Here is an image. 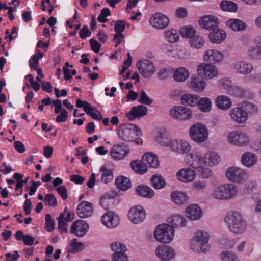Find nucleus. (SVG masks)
<instances>
[{
	"mask_svg": "<svg viewBox=\"0 0 261 261\" xmlns=\"http://www.w3.org/2000/svg\"><path fill=\"white\" fill-rule=\"evenodd\" d=\"M147 108L142 105H138L132 108L130 111L126 114L125 116L129 120H133L137 118H140L147 113Z\"/></svg>",
	"mask_w": 261,
	"mask_h": 261,
	"instance_id": "obj_26",
	"label": "nucleus"
},
{
	"mask_svg": "<svg viewBox=\"0 0 261 261\" xmlns=\"http://www.w3.org/2000/svg\"><path fill=\"white\" fill-rule=\"evenodd\" d=\"M45 225L46 230L48 231H52L54 229V222L49 214L45 215Z\"/></svg>",
	"mask_w": 261,
	"mask_h": 261,
	"instance_id": "obj_59",
	"label": "nucleus"
},
{
	"mask_svg": "<svg viewBox=\"0 0 261 261\" xmlns=\"http://www.w3.org/2000/svg\"><path fill=\"white\" fill-rule=\"evenodd\" d=\"M230 230L236 234L242 233L246 229L247 223L241 214L238 212L228 213L225 217Z\"/></svg>",
	"mask_w": 261,
	"mask_h": 261,
	"instance_id": "obj_2",
	"label": "nucleus"
},
{
	"mask_svg": "<svg viewBox=\"0 0 261 261\" xmlns=\"http://www.w3.org/2000/svg\"><path fill=\"white\" fill-rule=\"evenodd\" d=\"M44 202L45 204L53 207L56 206L57 204V200L52 194H48L45 196Z\"/></svg>",
	"mask_w": 261,
	"mask_h": 261,
	"instance_id": "obj_57",
	"label": "nucleus"
},
{
	"mask_svg": "<svg viewBox=\"0 0 261 261\" xmlns=\"http://www.w3.org/2000/svg\"><path fill=\"white\" fill-rule=\"evenodd\" d=\"M244 111H246L247 117L249 115H254L257 113L258 109L256 106L252 102L245 101L241 105Z\"/></svg>",
	"mask_w": 261,
	"mask_h": 261,
	"instance_id": "obj_46",
	"label": "nucleus"
},
{
	"mask_svg": "<svg viewBox=\"0 0 261 261\" xmlns=\"http://www.w3.org/2000/svg\"><path fill=\"white\" fill-rule=\"evenodd\" d=\"M181 36L185 38H189L190 39L193 37L195 33V30L190 26L183 27L180 30Z\"/></svg>",
	"mask_w": 261,
	"mask_h": 261,
	"instance_id": "obj_53",
	"label": "nucleus"
},
{
	"mask_svg": "<svg viewBox=\"0 0 261 261\" xmlns=\"http://www.w3.org/2000/svg\"><path fill=\"white\" fill-rule=\"evenodd\" d=\"M76 106L77 108H83L85 113L95 120L99 121L102 118L100 112L94 109L89 103L86 101H82L81 99H77Z\"/></svg>",
	"mask_w": 261,
	"mask_h": 261,
	"instance_id": "obj_14",
	"label": "nucleus"
},
{
	"mask_svg": "<svg viewBox=\"0 0 261 261\" xmlns=\"http://www.w3.org/2000/svg\"><path fill=\"white\" fill-rule=\"evenodd\" d=\"M212 105L211 99L207 97H202L198 100V108L203 112H209L211 110Z\"/></svg>",
	"mask_w": 261,
	"mask_h": 261,
	"instance_id": "obj_38",
	"label": "nucleus"
},
{
	"mask_svg": "<svg viewBox=\"0 0 261 261\" xmlns=\"http://www.w3.org/2000/svg\"><path fill=\"white\" fill-rule=\"evenodd\" d=\"M208 234L203 230L196 231L191 241L190 248L194 252L205 253L208 250Z\"/></svg>",
	"mask_w": 261,
	"mask_h": 261,
	"instance_id": "obj_3",
	"label": "nucleus"
},
{
	"mask_svg": "<svg viewBox=\"0 0 261 261\" xmlns=\"http://www.w3.org/2000/svg\"><path fill=\"white\" fill-rule=\"evenodd\" d=\"M136 191L139 195L147 198H151L154 195V192L151 188L144 185L137 186Z\"/></svg>",
	"mask_w": 261,
	"mask_h": 261,
	"instance_id": "obj_39",
	"label": "nucleus"
},
{
	"mask_svg": "<svg viewBox=\"0 0 261 261\" xmlns=\"http://www.w3.org/2000/svg\"><path fill=\"white\" fill-rule=\"evenodd\" d=\"M115 184L118 188L126 191L131 187V182L129 178L123 176H118L115 180Z\"/></svg>",
	"mask_w": 261,
	"mask_h": 261,
	"instance_id": "obj_36",
	"label": "nucleus"
},
{
	"mask_svg": "<svg viewBox=\"0 0 261 261\" xmlns=\"http://www.w3.org/2000/svg\"><path fill=\"white\" fill-rule=\"evenodd\" d=\"M111 248L115 251L114 254L125 252L127 250V248L124 244L118 242H113L111 245Z\"/></svg>",
	"mask_w": 261,
	"mask_h": 261,
	"instance_id": "obj_54",
	"label": "nucleus"
},
{
	"mask_svg": "<svg viewBox=\"0 0 261 261\" xmlns=\"http://www.w3.org/2000/svg\"><path fill=\"white\" fill-rule=\"evenodd\" d=\"M220 161V157L215 152H209L205 154L203 157L204 164L210 166L217 165Z\"/></svg>",
	"mask_w": 261,
	"mask_h": 261,
	"instance_id": "obj_35",
	"label": "nucleus"
},
{
	"mask_svg": "<svg viewBox=\"0 0 261 261\" xmlns=\"http://www.w3.org/2000/svg\"><path fill=\"white\" fill-rule=\"evenodd\" d=\"M220 5L221 8L225 11L235 12L238 9L237 5L231 1H223Z\"/></svg>",
	"mask_w": 261,
	"mask_h": 261,
	"instance_id": "obj_49",
	"label": "nucleus"
},
{
	"mask_svg": "<svg viewBox=\"0 0 261 261\" xmlns=\"http://www.w3.org/2000/svg\"><path fill=\"white\" fill-rule=\"evenodd\" d=\"M174 236V228L167 224L159 225L154 231L155 239L158 241L163 243L170 242L173 240Z\"/></svg>",
	"mask_w": 261,
	"mask_h": 261,
	"instance_id": "obj_4",
	"label": "nucleus"
},
{
	"mask_svg": "<svg viewBox=\"0 0 261 261\" xmlns=\"http://www.w3.org/2000/svg\"><path fill=\"white\" fill-rule=\"evenodd\" d=\"M238 187L233 184H224L215 187L211 195L217 200L226 201L233 199L237 195Z\"/></svg>",
	"mask_w": 261,
	"mask_h": 261,
	"instance_id": "obj_1",
	"label": "nucleus"
},
{
	"mask_svg": "<svg viewBox=\"0 0 261 261\" xmlns=\"http://www.w3.org/2000/svg\"><path fill=\"white\" fill-rule=\"evenodd\" d=\"M257 161L256 155L250 152L244 153L241 156V162L243 165L251 167L256 164Z\"/></svg>",
	"mask_w": 261,
	"mask_h": 261,
	"instance_id": "obj_34",
	"label": "nucleus"
},
{
	"mask_svg": "<svg viewBox=\"0 0 261 261\" xmlns=\"http://www.w3.org/2000/svg\"><path fill=\"white\" fill-rule=\"evenodd\" d=\"M223 59V54L216 49H213L206 50L203 56V59L205 61L214 63L220 62L222 61Z\"/></svg>",
	"mask_w": 261,
	"mask_h": 261,
	"instance_id": "obj_27",
	"label": "nucleus"
},
{
	"mask_svg": "<svg viewBox=\"0 0 261 261\" xmlns=\"http://www.w3.org/2000/svg\"><path fill=\"white\" fill-rule=\"evenodd\" d=\"M199 24L206 30H213L219 24L218 19L213 15H205L199 20Z\"/></svg>",
	"mask_w": 261,
	"mask_h": 261,
	"instance_id": "obj_25",
	"label": "nucleus"
},
{
	"mask_svg": "<svg viewBox=\"0 0 261 261\" xmlns=\"http://www.w3.org/2000/svg\"><path fill=\"white\" fill-rule=\"evenodd\" d=\"M118 134L122 140L125 141H133L134 139L141 136V132L137 125L128 123L125 124Z\"/></svg>",
	"mask_w": 261,
	"mask_h": 261,
	"instance_id": "obj_6",
	"label": "nucleus"
},
{
	"mask_svg": "<svg viewBox=\"0 0 261 261\" xmlns=\"http://www.w3.org/2000/svg\"><path fill=\"white\" fill-rule=\"evenodd\" d=\"M170 222L172 224L173 227H182L186 225V220L184 217L177 215L172 217Z\"/></svg>",
	"mask_w": 261,
	"mask_h": 261,
	"instance_id": "obj_50",
	"label": "nucleus"
},
{
	"mask_svg": "<svg viewBox=\"0 0 261 261\" xmlns=\"http://www.w3.org/2000/svg\"><path fill=\"white\" fill-rule=\"evenodd\" d=\"M169 146L172 151L180 154L187 153L191 150L189 142L185 140H172L170 142Z\"/></svg>",
	"mask_w": 261,
	"mask_h": 261,
	"instance_id": "obj_20",
	"label": "nucleus"
},
{
	"mask_svg": "<svg viewBox=\"0 0 261 261\" xmlns=\"http://www.w3.org/2000/svg\"><path fill=\"white\" fill-rule=\"evenodd\" d=\"M101 221L108 228H113L119 224V219L118 216L113 212H109L102 216Z\"/></svg>",
	"mask_w": 261,
	"mask_h": 261,
	"instance_id": "obj_24",
	"label": "nucleus"
},
{
	"mask_svg": "<svg viewBox=\"0 0 261 261\" xmlns=\"http://www.w3.org/2000/svg\"><path fill=\"white\" fill-rule=\"evenodd\" d=\"M89 230V225L84 220H79L74 222L70 228V233L78 237L85 236Z\"/></svg>",
	"mask_w": 261,
	"mask_h": 261,
	"instance_id": "obj_17",
	"label": "nucleus"
},
{
	"mask_svg": "<svg viewBox=\"0 0 261 261\" xmlns=\"http://www.w3.org/2000/svg\"><path fill=\"white\" fill-rule=\"evenodd\" d=\"M219 86L221 88L227 90L228 92L231 91L232 87L231 81L225 79L220 81Z\"/></svg>",
	"mask_w": 261,
	"mask_h": 261,
	"instance_id": "obj_61",
	"label": "nucleus"
},
{
	"mask_svg": "<svg viewBox=\"0 0 261 261\" xmlns=\"http://www.w3.org/2000/svg\"><path fill=\"white\" fill-rule=\"evenodd\" d=\"M132 169L136 173L143 174L147 170L146 166L143 162L139 160H134L130 164Z\"/></svg>",
	"mask_w": 261,
	"mask_h": 261,
	"instance_id": "obj_43",
	"label": "nucleus"
},
{
	"mask_svg": "<svg viewBox=\"0 0 261 261\" xmlns=\"http://www.w3.org/2000/svg\"><path fill=\"white\" fill-rule=\"evenodd\" d=\"M227 26L233 31H240L245 29L246 25L244 22L239 19H230L227 21Z\"/></svg>",
	"mask_w": 261,
	"mask_h": 261,
	"instance_id": "obj_41",
	"label": "nucleus"
},
{
	"mask_svg": "<svg viewBox=\"0 0 261 261\" xmlns=\"http://www.w3.org/2000/svg\"><path fill=\"white\" fill-rule=\"evenodd\" d=\"M138 101L143 104L149 105L152 103L153 100L147 96L144 91H141L140 93Z\"/></svg>",
	"mask_w": 261,
	"mask_h": 261,
	"instance_id": "obj_58",
	"label": "nucleus"
},
{
	"mask_svg": "<svg viewBox=\"0 0 261 261\" xmlns=\"http://www.w3.org/2000/svg\"><path fill=\"white\" fill-rule=\"evenodd\" d=\"M190 74L189 71L184 67L177 68L174 72V79L177 82H183L186 81L189 77Z\"/></svg>",
	"mask_w": 261,
	"mask_h": 261,
	"instance_id": "obj_37",
	"label": "nucleus"
},
{
	"mask_svg": "<svg viewBox=\"0 0 261 261\" xmlns=\"http://www.w3.org/2000/svg\"><path fill=\"white\" fill-rule=\"evenodd\" d=\"M190 136L192 140L197 142H203L208 137V132L204 125L197 123L192 126L190 129Z\"/></svg>",
	"mask_w": 261,
	"mask_h": 261,
	"instance_id": "obj_7",
	"label": "nucleus"
},
{
	"mask_svg": "<svg viewBox=\"0 0 261 261\" xmlns=\"http://www.w3.org/2000/svg\"><path fill=\"white\" fill-rule=\"evenodd\" d=\"M221 258L223 261H235L236 258L234 254L227 251H225L221 253Z\"/></svg>",
	"mask_w": 261,
	"mask_h": 261,
	"instance_id": "obj_60",
	"label": "nucleus"
},
{
	"mask_svg": "<svg viewBox=\"0 0 261 261\" xmlns=\"http://www.w3.org/2000/svg\"><path fill=\"white\" fill-rule=\"evenodd\" d=\"M125 252L114 254L113 255V261H127V257Z\"/></svg>",
	"mask_w": 261,
	"mask_h": 261,
	"instance_id": "obj_64",
	"label": "nucleus"
},
{
	"mask_svg": "<svg viewBox=\"0 0 261 261\" xmlns=\"http://www.w3.org/2000/svg\"><path fill=\"white\" fill-rule=\"evenodd\" d=\"M125 23L123 21H117L116 22L114 28L116 34H122L121 33L125 29Z\"/></svg>",
	"mask_w": 261,
	"mask_h": 261,
	"instance_id": "obj_62",
	"label": "nucleus"
},
{
	"mask_svg": "<svg viewBox=\"0 0 261 261\" xmlns=\"http://www.w3.org/2000/svg\"><path fill=\"white\" fill-rule=\"evenodd\" d=\"M197 73L203 79L211 80L217 77L218 69L214 65L202 63L198 66Z\"/></svg>",
	"mask_w": 261,
	"mask_h": 261,
	"instance_id": "obj_8",
	"label": "nucleus"
},
{
	"mask_svg": "<svg viewBox=\"0 0 261 261\" xmlns=\"http://www.w3.org/2000/svg\"><path fill=\"white\" fill-rule=\"evenodd\" d=\"M84 248L83 243L78 242L76 239H73L70 241L67 251L69 253H76Z\"/></svg>",
	"mask_w": 261,
	"mask_h": 261,
	"instance_id": "obj_40",
	"label": "nucleus"
},
{
	"mask_svg": "<svg viewBox=\"0 0 261 261\" xmlns=\"http://www.w3.org/2000/svg\"><path fill=\"white\" fill-rule=\"evenodd\" d=\"M172 200L177 204H182L187 200V197L184 192H173L171 196Z\"/></svg>",
	"mask_w": 261,
	"mask_h": 261,
	"instance_id": "obj_45",
	"label": "nucleus"
},
{
	"mask_svg": "<svg viewBox=\"0 0 261 261\" xmlns=\"http://www.w3.org/2000/svg\"><path fill=\"white\" fill-rule=\"evenodd\" d=\"M168 53L169 56L179 59H186L189 56V54L187 53L184 49L168 50Z\"/></svg>",
	"mask_w": 261,
	"mask_h": 261,
	"instance_id": "obj_51",
	"label": "nucleus"
},
{
	"mask_svg": "<svg viewBox=\"0 0 261 261\" xmlns=\"http://www.w3.org/2000/svg\"><path fill=\"white\" fill-rule=\"evenodd\" d=\"M207 186V182L204 180H196L193 183V187L197 191H203Z\"/></svg>",
	"mask_w": 261,
	"mask_h": 261,
	"instance_id": "obj_56",
	"label": "nucleus"
},
{
	"mask_svg": "<svg viewBox=\"0 0 261 261\" xmlns=\"http://www.w3.org/2000/svg\"><path fill=\"white\" fill-rule=\"evenodd\" d=\"M165 38L169 42L174 43L176 42L179 38L178 31L176 30L172 29L165 32Z\"/></svg>",
	"mask_w": 261,
	"mask_h": 261,
	"instance_id": "obj_52",
	"label": "nucleus"
},
{
	"mask_svg": "<svg viewBox=\"0 0 261 261\" xmlns=\"http://www.w3.org/2000/svg\"><path fill=\"white\" fill-rule=\"evenodd\" d=\"M129 220L134 224L142 223L146 218V213L142 206L137 205L130 208L128 213Z\"/></svg>",
	"mask_w": 261,
	"mask_h": 261,
	"instance_id": "obj_11",
	"label": "nucleus"
},
{
	"mask_svg": "<svg viewBox=\"0 0 261 261\" xmlns=\"http://www.w3.org/2000/svg\"><path fill=\"white\" fill-rule=\"evenodd\" d=\"M226 34L224 30L219 29H213L209 34V38L213 43L219 44L223 42L226 38Z\"/></svg>",
	"mask_w": 261,
	"mask_h": 261,
	"instance_id": "obj_30",
	"label": "nucleus"
},
{
	"mask_svg": "<svg viewBox=\"0 0 261 261\" xmlns=\"http://www.w3.org/2000/svg\"><path fill=\"white\" fill-rule=\"evenodd\" d=\"M227 138L229 143L238 147L247 146L250 142L248 134L240 130L230 132Z\"/></svg>",
	"mask_w": 261,
	"mask_h": 261,
	"instance_id": "obj_5",
	"label": "nucleus"
},
{
	"mask_svg": "<svg viewBox=\"0 0 261 261\" xmlns=\"http://www.w3.org/2000/svg\"><path fill=\"white\" fill-rule=\"evenodd\" d=\"M151 182L153 187L156 189L163 188L166 182L163 177L160 175H154L151 178Z\"/></svg>",
	"mask_w": 261,
	"mask_h": 261,
	"instance_id": "obj_44",
	"label": "nucleus"
},
{
	"mask_svg": "<svg viewBox=\"0 0 261 261\" xmlns=\"http://www.w3.org/2000/svg\"><path fill=\"white\" fill-rule=\"evenodd\" d=\"M43 55L42 53L39 52L38 54L32 56L29 61V65L31 68H36L38 65L39 60L43 57Z\"/></svg>",
	"mask_w": 261,
	"mask_h": 261,
	"instance_id": "obj_55",
	"label": "nucleus"
},
{
	"mask_svg": "<svg viewBox=\"0 0 261 261\" xmlns=\"http://www.w3.org/2000/svg\"><path fill=\"white\" fill-rule=\"evenodd\" d=\"M185 161L188 166L198 170V171H200V169L201 168L202 165L204 164L203 158L201 159L197 153H192L187 155Z\"/></svg>",
	"mask_w": 261,
	"mask_h": 261,
	"instance_id": "obj_21",
	"label": "nucleus"
},
{
	"mask_svg": "<svg viewBox=\"0 0 261 261\" xmlns=\"http://www.w3.org/2000/svg\"><path fill=\"white\" fill-rule=\"evenodd\" d=\"M100 171L101 172V180L102 182L107 184L113 180V175L111 169L102 167L101 168Z\"/></svg>",
	"mask_w": 261,
	"mask_h": 261,
	"instance_id": "obj_47",
	"label": "nucleus"
},
{
	"mask_svg": "<svg viewBox=\"0 0 261 261\" xmlns=\"http://www.w3.org/2000/svg\"><path fill=\"white\" fill-rule=\"evenodd\" d=\"M231 68L237 73L242 75L249 74L253 70L252 64L244 60H238L233 62Z\"/></svg>",
	"mask_w": 261,
	"mask_h": 261,
	"instance_id": "obj_18",
	"label": "nucleus"
},
{
	"mask_svg": "<svg viewBox=\"0 0 261 261\" xmlns=\"http://www.w3.org/2000/svg\"><path fill=\"white\" fill-rule=\"evenodd\" d=\"M68 117V112L65 109H63L62 111L57 116L56 121L58 123H62L66 121Z\"/></svg>",
	"mask_w": 261,
	"mask_h": 261,
	"instance_id": "obj_63",
	"label": "nucleus"
},
{
	"mask_svg": "<svg viewBox=\"0 0 261 261\" xmlns=\"http://www.w3.org/2000/svg\"><path fill=\"white\" fill-rule=\"evenodd\" d=\"M136 66L139 73L144 77H150L155 71L153 64L149 60L144 59L137 62Z\"/></svg>",
	"mask_w": 261,
	"mask_h": 261,
	"instance_id": "obj_10",
	"label": "nucleus"
},
{
	"mask_svg": "<svg viewBox=\"0 0 261 261\" xmlns=\"http://www.w3.org/2000/svg\"><path fill=\"white\" fill-rule=\"evenodd\" d=\"M150 24L154 28L163 29L167 27L169 24V18L161 13H156L150 18Z\"/></svg>",
	"mask_w": 261,
	"mask_h": 261,
	"instance_id": "obj_16",
	"label": "nucleus"
},
{
	"mask_svg": "<svg viewBox=\"0 0 261 261\" xmlns=\"http://www.w3.org/2000/svg\"><path fill=\"white\" fill-rule=\"evenodd\" d=\"M198 97L196 95L190 94H185L181 98V103L184 105L194 106L197 105Z\"/></svg>",
	"mask_w": 261,
	"mask_h": 261,
	"instance_id": "obj_42",
	"label": "nucleus"
},
{
	"mask_svg": "<svg viewBox=\"0 0 261 261\" xmlns=\"http://www.w3.org/2000/svg\"><path fill=\"white\" fill-rule=\"evenodd\" d=\"M215 103L219 109L227 110L231 108L232 101L231 99L227 96L220 95L216 98Z\"/></svg>",
	"mask_w": 261,
	"mask_h": 261,
	"instance_id": "obj_31",
	"label": "nucleus"
},
{
	"mask_svg": "<svg viewBox=\"0 0 261 261\" xmlns=\"http://www.w3.org/2000/svg\"><path fill=\"white\" fill-rule=\"evenodd\" d=\"M189 87L196 91H202L205 87V83L197 76H192L188 82Z\"/></svg>",
	"mask_w": 261,
	"mask_h": 261,
	"instance_id": "obj_33",
	"label": "nucleus"
},
{
	"mask_svg": "<svg viewBox=\"0 0 261 261\" xmlns=\"http://www.w3.org/2000/svg\"><path fill=\"white\" fill-rule=\"evenodd\" d=\"M72 220L70 213L67 211V207L64 209V213L60 214L58 221V229L60 232L67 231V223Z\"/></svg>",
	"mask_w": 261,
	"mask_h": 261,
	"instance_id": "obj_28",
	"label": "nucleus"
},
{
	"mask_svg": "<svg viewBox=\"0 0 261 261\" xmlns=\"http://www.w3.org/2000/svg\"><path fill=\"white\" fill-rule=\"evenodd\" d=\"M202 215V211L197 204L189 205L186 211V217L192 220H196L200 219Z\"/></svg>",
	"mask_w": 261,
	"mask_h": 261,
	"instance_id": "obj_29",
	"label": "nucleus"
},
{
	"mask_svg": "<svg viewBox=\"0 0 261 261\" xmlns=\"http://www.w3.org/2000/svg\"><path fill=\"white\" fill-rule=\"evenodd\" d=\"M195 176V171L190 168H182L176 173L177 179L186 183L193 181Z\"/></svg>",
	"mask_w": 261,
	"mask_h": 261,
	"instance_id": "obj_22",
	"label": "nucleus"
},
{
	"mask_svg": "<svg viewBox=\"0 0 261 261\" xmlns=\"http://www.w3.org/2000/svg\"><path fill=\"white\" fill-rule=\"evenodd\" d=\"M170 116L176 119L186 120L192 118L191 110L186 107L175 106L170 111Z\"/></svg>",
	"mask_w": 261,
	"mask_h": 261,
	"instance_id": "obj_12",
	"label": "nucleus"
},
{
	"mask_svg": "<svg viewBox=\"0 0 261 261\" xmlns=\"http://www.w3.org/2000/svg\"><path fill=\"white\" fill-rule=\"evenodd\" d=\"M129 153V147L124 143L114 144L110 151L112 159L116 161L123 159Z\"/></svg>",
	"mask_w": 261,
	"mask_h": 261,
	"instance_id": "obj_9",
	"label": "nucleus"
},
{
	"mask_svg": "<svg viewBox=\"0 0 261 261\" xmlns=\"http://www.w3.org/2000/svg\"><path fill=\"white\" fill-rule=\"evenodd\" d=\"M157 257L162 261H170L175 256L173 248L168 245L159 246L155 249Z\"/></svg>",
	"mask_w": 261,
	"mask_h": 261,
	"instance_id": "obj_13",
	"label": "nucleus"
},
{
	"mask_svg": "<svg viewBox=\"0 0 261 261\" xmlns=\"http://www.w3.org/2000/svg\"><path fill=\"white\" fill-rule=\"evenodd\" d=\"M226 176L229 180L239 183L246 178V174L240 168L231 167L226 170Z\"/></svg>",
	"mask_w": 261,
	"mask_h": 261,
	"instance_id": "obj_15",
	"label": "nucleus"
},
{
	"mask_svg": "<svg viewBox=\"0 0 261 261\" xmlns=\"http://www.w3.org/2000/svg\"><path fill=\"white\" fill-rule=\"evenodd\" d=\"M190 43L191 47L199 49L204 45L205 41L201 36L194 35L190 39Z\"/></svg>",
	"mask_w": 261,
	"mask_h": 261,
	"instance_id": "obj_48",
	"label": "nucleus"
},
{
	"mask_svg": "<svg viewBox=\"0 0 261 261\" xmlns=\"http://www.w3.org/2000/svg\"><path fill=\"white\" fill-rule=\"evenodd\" d=\"M229 116L231 119L238 124L244 123L248 119L247 113L242 106L236 107L230 110Z\"/></svg>",
	"mask_w": 261,
	"mask_h": 261,
	"instance_id": "obj_19",
	"label": "nucleus"
},
{
	"mask_svg": "<svg viewBox=\"0 0 261 261\" xmlns=\"http://www.w3.org/2000/svg\"><path fill=\"white\" fill-rule=\"evenodd\" d=\"M142 162L146 168H157L159 165V161L157 156L151 153H146L142 157Z\"/></svg>",
	"mask_w": 261,
	"mask_h": 261,
	"instance_id": "obj_32",
	"label": "nucleus"
},
{
	"mask_svg": "<svg viewBox=\"0 0 261 261\" xmlns=\"http://www.w3.org/2000/svg\"><path fill=\"white\" fill-rule=\"evenodd\" d=\"M76 212L81 218L89 217L93 212V205L89 202L83 201L78 205Z\"/></svg>",
	"mask_w": 261,
	"mask_h": 261,
	"instance_id": "obj_23",
	"label": "nucleus"
}]
</instances>
